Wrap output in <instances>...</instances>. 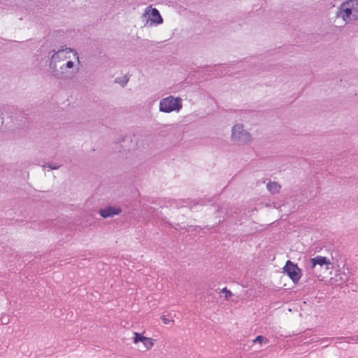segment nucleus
Wrapping results in <instances>:
<instances>
[{"label":"nucleus","instance_id":"a211bd4d","mask_svg":"<svg viewBox=\"0 0 358 358\" xmlns=\"http://www.w3.org/2000/svg\"><path fill=\"white\" fill-rule=\"evenodd\" d=\"M357 338H358V336H357Z\"/></svg>","mask_w":358,"mask_h":358},{"label":"nucleus","instance_id":"f03ea898","mask_svg":"<svg viewBox=\"0 0 358 358\" xmlns=\"http://www.w3.org/2000/svg\"><path fill=\"white\" fill-rule=\"evenodd\" d=\"M336 17L341 18L345 24L358 19V0H349L342 3L337 8Z\"/></svg>","mask_w":358,"mask_h":358},{"label":"nucleus","instance_id":"f3484780","mask_svg":"<svg viewBox=\"0 0 358 358\" xmlns=\"http://www.w3.org/2000/svg\"><path fill=\"white\" fill-rule=\"evenodd\" d=\"M136 141H137V137L134 135L133 137L131 138V142L133 143V142H135V143H136Z\"/></svg>","mask_w":358,"mask_h":358},{"label":"nucleus","instance_id":"4468645a","mask_svg":"<svg viewBox=\"0 0 358 358\" xmlns=\"http://www.w3.org/2000/svg\"><path fill=\"white\" fill-rule=\"evenodd\" d=\"M254 343H259L260 344H262V343H268V340L267 338H266L265 337L262 336H258L254 341H253Z\"/></svg>","mask_w":358,"mask_h":358},{"label":"nucleus","instance_id":"7ed1b4c3","mask_svg":"<svg viewBox=\"0 0 358 358\" xmlns=\"http://www.w3.org/2000/svg\"><path fill=\"white\" fill-rule=\"evenodd\" d=\"M230 140L237 145H248L252 143L253 136L243 123L236 122L231 127Z\"/></svg>","mask_w":358,"mask_h":358},{"label":"nucleus","instance_id":"423d86ee","mask_svg":"<svg viewBox=\"0 0 358 358\" xmlns=\"http://www.w3.org/2000/svg\"><path fill=\"white\" fill-rule=\"evenodd\" d=\"M141 18L145 22V26H157L163 23V18L159 10L152 6L146 7Z\"/></svg>","mask_w":358,"mask_h":358},{"label":"nucleus","instance_id":"dca6fc26","mask_svg":"<svg viewBox=\"0 0 358 358\" xmlns=\"http://www.w3.org/2000/svg\"><path fill=\"white\" fill-rule=\"evenodd\" d=\"M47 167H48L50 169L55 170V169H58L59 168V165L55 166V165H52V164H48Z\"/></svg>","mask_w":358,"mask_h":358},{"label":"nucleus","instance_id":"1a4fd4ad","mask_svg":"<svg viewBox=\"0 0 358 358\" xmlns=\"http://www.w3.org/2000/svg\"><path fill=\"white\" fill-rule=\"evenodd\" d=\"M349 280V276L345 271H337L335 276L329 279L330 285H341Z\"/></svg>","mask_w":358,"mask_h":358},{"label":"nucleus","instance_id":"6e6552de","mask_svg":"<svg viewBox=\"0 0 358 358\" xmlns=\"http://www.w3.org/2000/svg\"><path fill=\"white\" fill-rule=\"evenodd\" d=\"M134 343L137 344L138 342L142 343L145 350H150L155 345V340L150 337H145L143 336L142 334L134 332Z\"/></svg>","mask_w":358,"mask_h":358},{"label":"nucleus","instance_id":"ddd939ff","mask_svg":"<svg viewBox=\"0 0 358 358\" xmlns=\"http://www.w3.org/2000/svg\"><path fill=\"white\" fill-rule=\"evenodd\" d=\"M161 318L164 324L166 325L173 324L174 322V320L172 318L171 314H169V315H163Z\"/></svg>","mask_w":358,"mask_h":358},{"label":"nucleus","instance_id":"20e7f679","mask_svg":"<svg viewBox=\"0 0 358 358\" xmlns=\"http://www.w3.org/2000/svg\"><path fill=\"white\" fill-rule=\"evenodd\" d=\"M310 264L313 274L317 278L327 271H331L334 268V264L329 258L320 255L310 259Z\"/></svg>","mask_w":358,"mask_h":358},{"label":"nucleus","instance_id":"2eb2a0df","mask_svg":"<svg viewBox=\"0 0 358 358\" xmlns=\"http://www.w3.org/2000/svg\"><path fill=\"white\" fill-rule=\"evenodd\" d=\"M221 293L224 294V297L226 299H228L229 297H231L233 295L231 292L228 290L226 287L223 288L221 290Z\"/></svg>","mask_w":358,"mask_h":358},{"label":"nucleus","instance_id":"f257e3e1","mask_svg":"<svg viewBox=\"0 0 358 358\" xmlns=\"http://www.w3.org/2000/svg\"><path fill=\"white\" fill-rule=\"evenodd\" d=\"M49 69L53 77L60 80L74 78L80 69L78 52L66 45L54 49L49 52Z\"/></svg>","mask_w":358,"mask_h":358},{"label":"nucleus","instance_id":"9d476101","mask_svg":"<svg viewBox=\"0 0 358 358\" xmlns=\"http://www.w3.org/2000/svg\"><path fill=\"white\" fill-rule=\"evenodd\" d=\"M121 212V208L116 206H107L99 210V214L103 218L112 217L120 214Z\"/></svg>","mask_w":358,"mask_h":358},{"label":"nucleus","instance_id":"0eeeda50","mask_svg":"<svg viewBox=\"0 0 358 358\" xmlns=\"http://www.w3.org/2000/svg\"><path fill=\"white\" fill-rule=\"evenodd\" d=\"M283 270L284 273H286L294 282L301 278L300 269L290 261L287 262Z\"/></svg>","mask_w":358,"mask_h":358},{"label":"nucleus","instance_id":"9b49d317","mask_svg":"<svg viewBox=\"0 0 358 358\" xmlns=\"http://www.w3.org/2000/svg\"><path fill=\"white\" fill-rule=\"evenodd\" d=\"M266 188L271 194H275L279 192L280 185L275 182H269L266 185Z\"/></svg>","mask_w":358,"mask_h":358},{"label":"nucleus","instance_id":"f8f14e48","mask_svg":"<svg viewBox=\"0 0 358 358\" xmlns=\"http://www.w3.org/2000/svg\"><path fill=\"white\" fill-rule=\"evenodd\" d=\"M129 80V76L128 75L125 74L122 76L117 77L115 79V83L117 84H119L122 87H124L127 85Z\"/></svg>","mask_w":358,"mask_h":358},{"label":"nucleus","instance_id":"39448f33","mask_svg":"<svg viewBox=\"0 0 358 358\" xmlns=\"http://www.w3.org/2000/svg\"><path fill=\"white\" fill-rule=\"evenodd\" d=\"M182 108V99L180 96H168L159 103V110L164 113H179Z\"/></svg>","mask_w":358,"mask_h":358}]
</instances>
